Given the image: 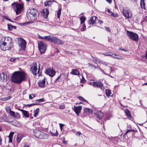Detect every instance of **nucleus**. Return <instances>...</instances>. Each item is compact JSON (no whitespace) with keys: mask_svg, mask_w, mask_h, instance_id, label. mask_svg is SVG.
<instances>
[{"mask_svg":"<svg viewBox=\"0 0 147 147\" xmlns=\"http://www.w3.org/2000/svg\"><path fill=\"white\" fill-rule=\"evenodd\" d=\"M28 77V76L24 72L18 71L13 74L11 78V80L13 82L19 84L22 81L26 80Z\"/></svg>","mask_w":147,"mask_h":147,"instance_id":"obj_1","label":"nucleus"},{"mask_svg":"<svg viewBox=\"0 0 147 147\" xmlns=\"http://www.w3.org/2000/svg\"><path fill=\"white\" fill-rule=\"evenodd\" d=\"M2 43L1 45V47L3 50H8L11 48L12 45L11 38L9 37H5L4 41L2 40Z\"/></svg>","mask_w":147,"mask_h":147,"instance_id":"obj_2","label":"nucleus"},{"mask_svg":"<svg viewBox=\"0 0 147 147\" xmlns=\"http://www.w3.org/2000/svg\"><path fill=\"white\" fill-rule=\"evenodd\" d=\"M37 10L34 8L29 9L27 12V17L28 20L31 21H35L36 19Z\"/></svg>","mask_w":147,"mask_h":147,"instance_id":"obj_3","label":"nucleus"},{"mask_svg":"<svg viewBox=\"0 0 147 147\" xmlns=\"http://www.w3.org/2000/svg\"><path fill=\"white\" fill-rule=\"evenodd\" d=\"M33 133L36 138L40 139H47L49 137L48 135L39 130H35L33 131Z\"/></svg>","mask_w":147,"mask_h":147,"instance_id":"obj_4","label":"nucleus"},{"mask_svg":"<svg viewBox=\"0 0 147 147\" xmlns=\"http://www.w3.org/2000/svg\"><path fill=\"white\" fill-rule=\"evenodd\" d=\"M11 5L13 7V9L17 15L21 13L24 8V5L18 3L14 2Z\"/></svg>","mask_w":147,"mask_h":147,"instance_id":"obj_5","label":"nucleus"},{"mask_svg":"<svg viewBox=\"0 0 147 147\" xmlns=\"http://www.w3.org/2000/svg\"><path fill=\"white\" fill-rule=\"evenodd\" d=\"M39 49L41 53H44L46 50L47 45L43 41H39L38 43Z\"/></svg>","mask_w":147,"mask_h":147,"instance_id":"obj_6","label":"nucleus"},{"mask_svg":"<svg viewBox=\"0 0 147 147\" xmlns=\"http://www.w3.org/2000/svg\"><path fill=\"white\" fill-rule=\"evenodd\" d=\"M122 13L124 16L127 19H129L131 18L132 14L129 9L127 7L123 8Z\"/></svg>","mask_w":147,"mask_h":147,"instance_id":"obj_7","label":"nucleus"},{"mask_svg":"<svg viewBox=\"0 0 147 147\" xmlns=\"http://www.w3.org/2000/svg\"><path fill=\"white\" fill-rule=\"evenodd\" d=\"M126 33L129 38L132 40L137 41L138 40V36L137 34L128 30L127 31Z\"/></svg>","mask_w":147,"mask_h":147,"instance_id":"obj_8","label":"nucleus"},{"mask_svg":"<svg viewBox=\"0 0 147 147\" xmlns=\"http://www.w3.org/2000/svg\"><path fill=\"white\" fill-rule=\"evenodd\" d=\"M90 84L95 87L100 88L102 90L104 89L102 84L100 81H96L94 82H90Z\"/></svg>","mask_w":147,"mask_h":147,"instance_id":"obj_9","label":"nucleus"},{"mask_svg":"<svg viewBox=\"0 0 147 147\" xmlns=\"http://www.w3.org/2000/svg\"><path fill=\"white\" fill-rule=\"evenodd\" d=\"M18 45L21 47V49L22 50L24 49L26 45V41L22 38H19L18 39Z\"/></svg>","mask_w":147,"mask_h":147,"instance_id":"obj_10","label":"nucleus"},{"mask_svg":"<svg viewBox=\"0 0 147 147\" xmlns=\"http://www.w3.org/2000/svg\"><path fill=\"white\" fill-rule=\"evenodd\" d=\"M51 42L59 45H62L63 44V42L60 39L57 38L56 37L53 36H52Z\"/></svg>","mask_w":147,"mask_h":147,"instance_id":"obj_11","label":"nucleus"},{"mask_svg":"<svg viewBox=\"0 0 147 147\" xmlns=\"http://www.w3.org/2000/svg\"><path fill=\"white\" fill-rule=\"evenodd\" d=\"M45 72L46 74L51 77H53L55 73V72L51 68L46 70Z\"/></svg>","mask_w":147,"mask_h":147,"instance_id":"obj_12","label":"nucleus"},{"mask_svg":"<svg viewBox=\"0 0 147 147\" xmlns=\"http://www.w3.org/2000/svg\"><path fill=\"white\" fill-rule=\"evenodd\" d=\"M49 11L47 9H44L41 11V15L45 18H47L49 14Z\"/></svg>","mask_w":147,"mask_h":147,"instance_id":"obj_13","label":"nucleus"},{"mask_svg":"<svg viewBox=\"0 0 147 147\" xmlns=\"http://www.w3.org/2000/svg\"><path fill=\"white\" fill-rule=\"evenodd\" d=\"M31 67V70L32 73L34 75L36 74V71H37V64L35 63H33L32 64Z\"/></svg>","mask_w":147,"mask_h":147,"instance_id":"obj_14","label":"nucleus"},{"mask_svg":"<svg viewBox=\"0 0 147 147\" xmlns=\"http://www.w3.org/2000/svg\"><path fill=\"white\" fill-rule=\"evenodd\" d=\"M82 109V107L80 106L74 107V111L78 116H79V113H80Z\"/></svg>","mask_w":147,"mask_h":147,"instance_id":"obj_15","label":"nucleus"},{"mask_svg":"<svg viewBox=\"0 0 147 147\" xmlns=\"http://www.w3.org/2000/svg\"><path fill=\"white\" fill-rule=\"evenodd\" d=\"M97 19L96 16H93L91 17L88 21V24L91 25H93L95 22L96 20Z\"/></svg>","mask_w":147,"mask_h":147,"instance_id":"obj_16","label":"nucleus"},{"mask_svg":"<svg viewBox=\"0 0 147 147\" xmlns=\"http://www.w3.org/2000/svg\"><path fill=\"white\" fill-rule=\"evenodd\" d=\"M112 57L114 59H123V57L119 55L113 53Z\"/></svg>","mask_w":147,"mask_h":147,"instance_id":"obj_17","label":"nucleus"},{"mask_svg":"<svg viewBox=\"0 0 147 147\" xmlns=\"http://www.w3.org/2000/svg\"><path fill=\"white\" fill-rule=\"evenodd\" d=\"M19 109L22 111V113H23L24 115L26 118H28L29 117V113L27 111L22 109Z\"/></svg>","mask_w":147,"mask_h":147,"instance_id":"obj_18","label":"nucleus"},{"mask_svg":"<svg viewBox=\"0 0 147 147\" xmlns=\"http://www.w3.org/2000/svg\"><path fill=\"white\" fill-rule=\"evenodd\" d=\"M96 115L97 118L99 119H100L103 116V113L101 111H98L96 112Z\"/></svg>","mask_w":147,"mask_h":147,"instance_id":"obj_19","label":"nucleus"},{"mask_svg":"<svg viewBox=\"0 0 147 147\" xmlns=\"http://www.w3.org/2000/svg\"><path fill=\"white\" fill-rule=\"evenodd\" d=\"M45 81V80L39 81L38 83V86L41 87H43L44 86Z\"/></svg>","mask_w":147,"mask_h":147,"instance_id":"obj_20","label":"nucleus"},{"mask_svg":"<svg viewBox=\"0 0 147 147\" xmlns=\"http://www.w3.org/2000/svg\"><path fill=\"white\" fill-rule=\"evenodd\" d=\"M10 115L15 118H17L19 116V114L18 113H16L11 111L9 113Z\"/></svg>","mask_w":147,"mask_h":147,"instance_id":"obj_21","label":"nucleus"},{"mask_svg":"<svg viewBox=\"0 0 147 147\" xmlns=\"http://www.w3.org/2000/svg\"><path fill=\"white\" fill-rule=\"evenodd\" d=\"M56 2V1L55 0H53V1L49 0L48 1H46V2H45L44 3L45 5L46 6H49L52 4V2Z\"/></svg>","mask_w":147,"mask_h":147,"instance_id":"obj_22","label":"nucleus"},{"mask_svg":"<svg viewBox=\"0 0 147 147\" xmlns=\"http://www.w3.org/2000/svg\"><path fill=\"white\" fill-rule=\"evenodd\" d=\"M125 113L127 116L129 118H131V113L129 111L128 109L125 110Z\"/></svg>","mask_w":147,"mask_h":147,"instance_id":"obj_23","label":"nucleus"},{"mask_svg":"<svg viewBox=\"0 0 147 147\" xmlns=\"http://www.w3.org/2000/svg\"><path fill=\"white\" fill-rule=\"evenodd\" d=\"M84 112L86 113H92L93 112V111L91 109L89 108H85L84 109Z\"/></svg>","mask_w":147,"mask_h":147,"instance_id":"obj_24","label":"nucleus"},{"mask_svg":"<svg viewBox=\"0 0 147 147\" xmlns=\"http://www.w3.org/2000/svg\"><path fill=\"white\" fill-rule=\"evenodd\" d=\"M6 77V79L7 80V76L6 75L5 76L4 73L3 72L0 74V78L1 80L4 81L5 79V77Z\"/></svg>","mask_w":147,"mask_h":147,"instance_id":"obj_25","label":"nucleus"},{"mask_svg":"<svg viewBox=\"0 0 147 147\" xmlns=\"http://www.w3.org/2000/svg\"><path fill=\"white\" fill-rule=\"evenodd\" d=\"M71 74L75 75H78L79 74V71L76 69H73L71 72Z\"/></svg>","mask_w":147,"mask_h":147,"instance_id":"obj_26","label":"nucleus"},{"mask_svg":"<svg viewBox=\"0 0 147 147\" xmlns=\"http://www.w3.org/2000/svg\"><path fill=\"white\" fill-rule=\"evenodd\" d=\"M86 20V18L85 16H81L80 18L81 24H84V23L85 21Z\"/></svg>","mask_w":147,"mask_h":147,"instance_id":"obj_27","label":"nucleus"},{"mask_svg":"<svg viewBox=\"0 0 147 147\" xmlns=\"http://www.w3.org/2000/svg\"><path fill=\"white\" fill-rule=\"evenodd\" d=\"M52 36L50 35L45 36V40H47L51 42Z\"/></svg>","mask_w":147,"mask_h":147,"instance_id":"obj_28","label":"nucleus"},{"mask_svg":"<svg viewBox=\"0 0 147 147\" xmlns=\"http://www.w3.org/2000/svg\"><path fill=\"white\" fill-rule=\"evenodd\" d=\"M113 53L111 52H107L103 53V54L105 56H111L112 57Z\"/></svg>","mask_w":147,"mask_h":147,"instance_id":"obj_29","label":"nucleus"},{"mask_svg":"<svg viewBox=\"0 0 147 147\" xmlns=\"http://www.w3.org/2000/svg\"><path fill=\"white\" fill-rule=\"evenodd\" d=\"M61 8H60L58 11H57V18L58 19H59L60 18V15L61 14Z\"/></svg>","mask_w":147,"mask_h":147,"instance_id":"obj_30","label":"nucleus"},{"mask_svg":"<svg viewBox=\"0 0 147 147\" xmlns=\"http://www.w3.org/2000/svg\"><path fill=\"white\" fill-rule=\"evenodd\" d=\"M39 108L37 109L35 111H34V116L35 117H36L38 115L39 112Z\"/></svg>","mask_w":147,"mask_h":147,"instance_id":"obj_31","label":"nucleus"},{"mask_svg":"<svg viewBox=\"0 0 147 147\" xmlns=\"http://www.w3.org/2000/svg\"><path fill=\"white\" fill-rule=\"evenodd\" d=\"M106 93L107 95V96L109 97V96H110L111 94V92L110 90L108 89V90H106Z\"/></svg>","mask_w":147,"mask_h":147,"instance_id":"obj_32","label":"nucleus"},{"mask_svg":"<svg viewBox=\"0 0 147 147\" xmlns=\"http://www.w3.org/2000/svg\"><path fill=\"white\" fill-rule=\"evenodd\" d=\"M64 77V79H65L67 77V76H65L64 74H62L60 76H59L56 79L55 81H57L61 77Z\"/></svg>","mask_w":147,"mask_h":147,"instance_id":"obj_33","label":"nucleus"},{"mask_svg":"<svg viewBox=\"0 0 147 147\" xmlns=\"http://www.w3.org/2000/svg\"><path fill=\"white\" fill-rule=\"evenodd\" d=\"M18 58H16V57H12L10 59H9V61H12L15 62V61L17 60L18 59Z\"/></svg>","mask_w":147,"mask_h":147,"instance_id":"obj_34","label":"nucleus"},{"mask_svg":"<svg viewBox=\"0 0 147 147\" xmlns=\"http://www.w3.org/2000/svg\"><path fill=\"white\" fill-rule=\"evenodd\" d=\"M144 0H141L140 5L142 8H144L145 7V3Z\"/></svg>","mask_w":147,"mask_h":147,"instance_id":"obj_35","label":"nucleus"},{"mask_svg":"<svg viewBox=\"0 0 147 147\" xmlns=\"http://www.w3.org/2000/svg\"><path fill=\"white\" fill-rule=\"evenodd\" d=\"M22 137L21 136H18L17 138V142L18 143H19L21 140Z\"/></svg>","mask_w":147,"mask_h":147,"instance_id":"obj_36","label":"nucleus"},{"mask_svg":"<svg viewBox=\"0 0 147 147\" xmlns=\"http://www.w3.org/2000/svg\"><path fill=\"white\" fill-rule=\"evenodd\" d=\"M6 110L7 112L9 113L12 111L11 110L10 107L8 106L6 107Z\"/></svg>","mask_w":147,"mask_h":147,"instance_id":"obj_37","label":"nucleus"},{"mask_svg":"<svg viewBox=\"0 0 147 147\" xmlns=\"http://www.w3.org/2000/svg\"><path fill=\"white\" fill-rule=\"evenodd\" d=\"M86 30V26L85 24H83L82 28H81L82 31H84Z\"/></svg>","mask_w":147,"mask_h":147,"instance_id":"obj_38","label":"nucleus"},{"mask_svg":"<svg viewBox=\"0 0 147 147\" xmlns=\"http://www.w3.org/2000/svg\"><path fill=\"white\" fill-rule=\"evenodd\" d=\"M78 98L80 99V100L83 101L85 102H87L86 100L85 99H84L83 97L81 96H79L78 97Z\"/></svg>","mask_w":147,"mask_h":147,"instance_id":"obj_39","label":"nucleus"},{"mask_svg":"<svg viewBox=\"0 0 147 147\" xmlns=\"http://www.w3.org/2000/svg\"><path fill=\"white\" fill-rule=\"evenodd\" d=\"M44 101L43 99V98L39 99L38 100H35L34 102L36 103L37 102L38 103Z\"/></svg>","mask_w":147,"mask_h":147,"instance_id":"obj_40","label":"nucleus"},{"mask_svg":"<svg viewBox=\"0 0 147 147\" xmlns=\"http://www.w3.org/2000/svg\"><path fill=\"white\" fill-rule=\"evenodd\" d=\"M10 96L6 97L5 98H3L2 99L3 100L5 101L10 99Z\"/></svg>","mask_w":147,"mask_h":147,"instance_id":"obj_41","label":"nucleus"},{"mask_svg":"<svg viewBox=\"0 0 147 147\" xmlns=\"http://www.w3.org/2000/svg\"><path fill=\"white\" fill-rule=\"evenodd\" d=\"M99 63H100L103 64V65H105L106 66H107V64H108V63H107V62H103L102 61H99Z\"/></svg>","mask_w":147,"mask_h":147,"instance_id":"obj_42","label":"nucleus"},{"mask_svg":"<svg viewBox=\"0 0 147 147\" xmlns=\"http://www.w3.org/2000/svg\"><path fill=\"white\" fill-rule=\"evenodd\" d=\"M59 108L61 109H63L65 108V105L63 104H61L59 105Z\"/></svg>","mask_w":147,"mask_h":147,"instance_id":"obj_43","label":"nucleus"},{"mask_svg":"<svg viewBox=\"0 0 147 147\" xmlns=\"http://www.w3.org/2000/svg\"><path fill=\"white\" fill-rule=\"evenodd\" d=\"M105 29L106 30L109 32H111V30H110V28L109 27H105Z\"/></svg>","mask_w":147,"mask_h":147,"instance_id":"obj_44","label":"nucleus"},{"mask_svg":"<svg viewBox=\"0 0 147 147\" xmlns=\"http://www.w3.org/2000/svg\"><path fill=\"white\" fill-rule=\"evenodd\" d=\"M10 25H11L8 24V29L9 30H11L12 29L13 27H11L10 26Z\"/></svg>","mask_w":147,"mask_h":147,"instance_id":"obj_45","label":"nucleus"},{"mask_svg":"<svg viewBox=\"0 0 147 147\" xmlns=\"http://www.w3.org/2000/svg\"><path fill=\"white\" fill-rule=\"evenodd\" d=\"M38 105V104L37 103H32V104H28V106L29 107H30L31 106L34 105Z\"/></svg>","mask_w":147,"mask_h":147,"instance_id":"obj_46","label":"nucleus"},{"mask_svg":"<svg viewBox=\"0 0 147 147\" xmlns=\"http://www.w3.org/2000/svg\"><path fill=\"white\" fill-rule=\"evenodd\" d=\"M35 95H34L33 94H30L29 95V98L30 99H32L33 97H35Z\"/></svg>","mask_w":147,"mask_h":147,"instance_id":"obj_47","label":"nucleus"},{"mask_svg":"<svg viewBox=\"0 0 147 147\" xmlns=\"http://www.w3.org/2000/svg\"><path fill=\"white\" fill-rule=\"evenodd\" d=\"M59 125L60 128V129L61 130L62 129L64 125L63 124H59Z\"/></svg>","mask_w":147,"mask_h":147,"instance_id":"obj_48","label":"nucleus"},{"mask_svg":"<svg viewBox=\"0 0 147 147\" xmlns=\"http://www.w3.org/2000/svg\"><path fill=\"white\" fill-rule=\"evenodd\" d=\"M134 130H131V129H128L125 133V134H127L129 132L131 131H133Z\"/></svg>","mask_w":147,"mask_h":147,"instance_id":"obj_49","label":"nucleus"},{"mask_svg":"<svg viewBox=\"0 0 147 147\" xmlns=\"http://www.w3.org/2000/svg\"><path fill=\"white\" fill-rule=\"evenodd\" d=\"M51 134L52 135L54 136H56L57 135V131L56 130V132L55 134H53L51 133Z\"/></svg>","mask_w":147,"mask_h":147,"instance_id":"obj_50","label":"nucleus"},{"mask_svg":"<svg viewBox=\"0 0 147 147\" xmlns=\"http://www.w3.org/2000/svg\"><path fill=\"white\" fill-rule=\"evenodd\" d=\"M14 133L13 132H11L9 134V136L13 137V135L14 134Z\"/></svg>","mask_w":147,"mask_h":147,"instance_id":"obj_51","label":"nucleus"},{"mask_svg":"<svg viewBox=\"0 0 147 147\" xmlns=\"http://www.w3.org/2000/svg\"><path fill=\"white\" fill-rule=\"evenodd\" d=\"M81 132L80 131H78L76 134V135L77 136H80V135L81 134Z\"/></svg>","mask_w":147,"mask_h":147,"instance_id":"obj_52","label":"nucleus"},{"mask_svg":"<svg viewBox=\"0 0 147 147\" xmlns=\"http://www.w3.org/2000/svg\"><path fill=\"white\" fill-rule=\"evenodd\" d=\"M111 16H113L114 17H115V13H113V12H111Z\"/></svg>","mask_w":147,"mask_h":147,"instance_id":"obj_53","label":"nucleus"},{"mask_svg":"<svg viewBox=\"0 0 147 147\" xmlns=\"http://www.w3.org/2000/svg\"><path fill=\"white\" fill-rule=\"evenodd\" d=\"M98 22L100 24H102L103 23V22L102 20H98Z\"/></svg>","mask_w":147,"mask_h":147,"instance_id":"obj_54","label":"nucleus"},{"mask_svg":"<svg viewBox=\"0 0 147 147\" xmlns=\"http://www.w3.org/2000/svg\"><path fill=\"white\" fill-rule=\"evenodd\" d=\"M11 27H13V28H14V29H16V27L15 26H13L12 25H10Z\"/></svg>","mask_w":147,"mask_h":147,"instance_id":"obj_55","label":"nucleus"},{"mask_svg":"<svg viewBox=\"0 0 147 147\" xmlns=\"http://www.w3.org/2000/svg\"><path fill=\"white\" fill-rule=\"evenodd\" d=\"M4 18V19H5L6 20H8V18H8V17H7V16H4V17H3Z\"/></svg>","mask_w":147,"mask_h":147,"instance_id":"obj_56","label":"nucleus"},{"mask_svg":"<svg viewBox=\"0 0 147 147\" xmlns=\"http://www.w3.org/2000/svg\"><path fill=\"white\" fill-rule=\"evenodd\" d=\"M106 0L107 2H108L110 3H111V0Z\"/></svg>","mask_w":147,"mask_h":147,"instance_id":"obj_57","label":"nucleus"},{"mask_svg":"<svg viewBox=\"0 0 147 147\" xmlns=\"http://www.w3.org/2000/svg\"><path fill=\"white\" fill-rule=\"evenodd\" d=\"M107 12L109 13H110L111 12V10L109 9H107Z\"/></svg>","mask_w":147,"mask_h":147,"instance_id":"obj_58","label":"nucleus"},{"mask_svg":"<svg viewBox=\"0 0 147 147\" xmlns=\"http://www.w3.org/2000/svg\"><path fill=\"white\" fill-rule=\"evenodd\" d=\"M12 138H9V142H12Z\"/></svg>","mask_w":147,"mask_h":147,"instance_id":"obj_59","label":"nucleus"},{"mask_svg":"<svg viewBox=\"0 0 147 147\" xmlns=\"http://www.w3.org/2000/svg\"><path fill=\"white\" fill-rule=\"evenodd\" d=\"M146 59H147V51L146 52L145 55Z\"/></svg>","mask_w":147,"mask_h":147,"instance_id":"obj_60","label":"nucleus"},{"mask_svg":"<svg viewBox=\"0 0 147 147\" xmlns=\"http://www.w3.org/2000/svg\"><path fill=\"white\" fill-rule=\"evenodd\" d=\"M119 49L121 50V51H126V50H125L124 49H122V48H120Z\"/></svg>","mask_w":147,"mask_h":147,"instance_id":"obj_61","label":"nucleus"},{"mask_svg":"<svg viewBox=\"0 0 147 147\" xmlns=\"http://www.w3.org/2000/svg\"><path fill=\"white\" fill-rule=\"evenodd\" d=\"M27 24V23H21V25H24L25 24Z\"/></svg>","mask_w":147,"mask_h":147,"instance_id":"obj_62","label":"nucleus"},{"mask_svg":"<svg viewBox=\"0 0 147 147\" xmlns=\"http://www.w3.org/2000/svg\"><path fill=\"white\" fill-rule=\"evenodd\" d=\"M89 66H92V67H94V66L93 65H92V64H90V63L89 64Z\"/></svg>","mask_w":147,"mask_h":147,"instance_id":"obj_63","label":"nucleus"},{"mask_svg":"<svg viewBox=\"0 0 147 147\" xmlns=\"http://www.w3.org/2000/svg\"><path fill=\"white\" fill-rule=\"evenodd\" d=\"M24 147H29L28 145L25 144Z\"/></svg>","mask_w":147,"mask_h":147,"instance_id":"obj_64","label":"nucleus"}]
</instances>
